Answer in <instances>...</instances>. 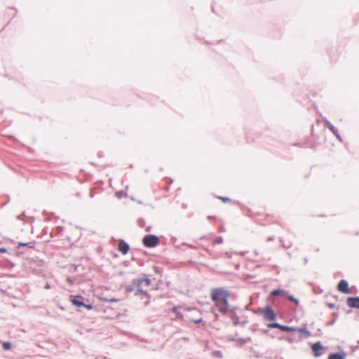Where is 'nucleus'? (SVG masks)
<instances>
[{
    "instance_id": "412c9836",
    "label": "nucleus",
    "mask_w": 359,
    "mask_h": 359,
    "mask_svg": "<svg viewBox=\"0 0 359 359\" xmlns=\"http://www.w3.org/2000/svg\"><path fill=\"white\" fill-rule=\"evenodd\" d=\"M44 287H45V289H50V286L49 284H46Z\"/></svg>"
},
{
    "instance_id": "1a4fd4ad",
    "label": "nucleus",
    "mask_w": 359,
    "mask_h": 359,
    "mask_svg": "<svg viewBox=\"0 0 359 359\" xmlns=\"http://www.w3.org/2000/svg\"><path fill=\"white\" fill-rule=\"evenodd\" d=\"M347 304L351 308L359 309V297H348Z\"/></svg>"
},
{
    "instance_id": "423d86ee",
    "label": "nucleus",
    "mask_w": 359,
    "mask_h": 359,
    "mask_svg": "<svg viewBox=\"0 0 359 359\" xmlns=\"http://www.w3.org/2000/svg\"><path fill=\"white\" fill-rule=\"evenodd\" d=\"M337 290L344 294H350L351 292L348 283L345 280H341L338 284Z\"/></svg>"
},
{
    "instance_id": "7ed1b4c3",
    "label": "nucleus",
    "mask_w": 359,
    "mask_h": 359,
    "mask_svg": "<svg viewBox=\"0 0 359 359\" xmlns=\"http://www.w3.org/2000/svg\"><path fill=\"white\" fill-rule=\"evenodd\" d=\"M136 286L140 292L145 293L147 288L150 285L151 281L149 278H144L137 280Z\"/></svg>"
},
{
    "instance_id": "5701e85b",
    "label": "nucleus",
    "mask_w": 359,
    "mask_h": 359,
    "mask_svg": "<svg viewBox=\"0 0 359 359\" xmlns=\"http://www.w3.org/2000/svg\"><path fill=\"white\" fill-rule=\"evenodd\" d=\"M20 245L25 246V245H26V244H20Z\"/></svg>"
},
{
    "instance_id": "9b49d317",
    "label": "nucleus",
    "mask_w": 359,
    "mask_h": 359,
    "mask_svg": "<svg viewBox=\"0 0 359 359\" xmlns=\"http://www.w3.org/2000/svg\"><path fill=\"white\" fill-rule=\"evenodd\" d=\"M345 355L341 353H332L330 354L328 357V359H344Z\"/></svg>"
},
{
    "instance_id": "20e7f679",
    "label": "nucleus",
    "mask_w": 359,
    "mask_h": 359,
    "mask_svg": "<svg viewBox=\"0 0 359 359\" xmlns=\"http://www.w3.org/2000/svg\"><path fill=\"white\" fill-rule=\"evenodd\" d=\"M264 318L269 321H273L276 320V316L273 310L271 307H266L260 311Z\"/></svg>"
},
{
    "instance_id": "0eeeda50",
    "label": "nucleus",
    "mask_w": 359,
    "mask_h": 359,
    "mask_svg": "<svg viewBox=\"0 0 359 359\" xmlns=\"http://www.w3.org/2000/svg\"><path fill=\"white\" fill-rule=\"evenodd\" d=\"M323 346L320 342H316L312 344L311 349L314 353V356L318 358L321 355L320 351L323 350Z\"/></svg>"
},
{
    "instance_id": "4468645a",
    "label": "nucleus",
    "mask_w": 359,
    "mask_h": 359,
    "mask_svg": "<svg viewBox=\"0 0 359 359\" xmlns=\"http://www.w3.org/2000/svg\"><path fill=\"white\" fill-rule=\"evenodd\" d=\"M100 301L102 302H118V299H107V298H103V297H100L99 298Z\"/></svg>"
},
{
    "instance_id": "f8f14e48",
    "label": "nucleus",
    "mask_w": 359,
    "mask_h": 359,
    "mask_svg": "<svg viewBox=\"0 0 359 359\" xmlns=\"http://www.w3.org/2000/svg\"><path fill=\"white\" fill-rule=\"evenodd\" d=\"M271 295H273V296L282 295V296H285V297L287 296L285 290H273L271 292Z\"/></svg>"
},
{
    "instance_id": "dca6fc26",
    "label": "nucleus",
    "mask_w": 359,
    "mask_h": 359,
    "mask_svg": "<svg viewBox=\"0 0 359 359\" xmlns=\"http://www.w3.org/2000/svg\"><path fill=\"white\" fill-rule=\"evenodd\" d=\"M3 348L5 350H9L11 348V344L9 342H4Z\"/></svg>"
},
{
    "instance_id": "4be33fe9",
    "label": "nucleus",
    "mask_w": 359,
    "mask_h": 359,
    "mask_svg": "<svg viewBox=\"0 0 359 359\" xmlns=\"http://www.w3.org/2000/svg\"><path fill=\"white\" fill-rule=\"evenodd\" d=\"M12 12L13 13V14L15 13V10H12Z\"/></svg>"
},
{
    "instance_id": "aec40b11",
    "label": "nucleus",
    "mask_w": 359,
    "mask_h": 359,
    "mask_svg": "<svg viewBox=\"0 0 359 359\" xmlns=\"http://www.w3.org/2000/svg\"><path fill=\"white\" fill-rule=\"evenodd\" d=\"M202 321V319L201 318H199L198 320H194V322L196 323H201Z\"/></svg>"
},
{
    "instance_id": "f03ea898",
    "label": "nucleus",
    "mask_w": 359,
    "mask_h": 359,
    "mask_svg": "<svg viewBox=\"0 0 359 359\" xmlns=\"http://www.w3.org/2000/svg\"><path fill=\"white\" fill-rule=\"evenodd\" d=\"M142 243L147 248H154L159 243V238L154 235H148L143 238Z\"/></svg>"
},
{
    "instance_id": "f257e3e1",
    "label": "nucleus",
    "mask_w": 359,
    "mask_h": 359,
    "mask_svg": "<svg viewBox=\"0 0 359 359\" xmlns=\"http://www.w3.org/2000/svg\"><path fill=\"white\" fill-rule=\"evenodd\" d=\"M229 296V292L224 288L218 287L211 290V299L222 313H226L228 311Z\"/></svg>"
},
{
    "instance_id": "6ab92c4d",
    "label": "nucleus",
    "mask_w": 359,
    "mask_h": 359,
    "mask_svg": "<svg viewBox=\"0 0 359 359\" xmlns=\"http://www.w3.org/2000/svg\"><path fill=\"white\" fill-rule=\"evenodd\" d=\"M7 252L6 249L4 248H0V253H6Z\"/></svg>"
},
{
    "instance_id": "6e6552de",
    "label": "nucleus",
    "mask_w": 359,
    "mask_h": 359,
    "mask_svg": "<svg viewBox=\"0 0 359 359\" xmlns=\"http://www.w3.org/2000/svg\"><path fill=\"white\" fill-rule=\"evenodd\" d=\"M129 249L130 247L127 243L123 241H120L118 248L119 252H121L123 255H126L128 252Z\"/></svg>"
},
{
    "instance_id": "ddd939ff",
    "label": "nucleus",
    "mask_w": 359,
    "mask_h": 359,
    "mask_svg": "<svg viewBox=\"0 0 359 359\" xmlns=\"http://www.w3.org/2000/svg\"><path fill=\"white\" fill-rule=\"evenodd\" d=\"M297 332L302 333L304 337H309L311 336V333L306 329H297Z\"/></svg>"
},
{
    "instance_id": "a211bd4d",
    "label": "nucleus",
    "mask_w": 359,
    "mask_h": 359,
    "mask_svg": "<svg viewBox=\"0 0 359 359\" xmlns=\"http://www.w3.org/2000/svg\"><path fill=\"white\" fill-rule=\"evenodd\" d=\"M82 306H84L85 308H86L88 310H91L93 309V306L90 304H84V305H83Z\"/></svg>"
},
{
    "instance_id": "9d476101",
    "label": "nucleus",
    "mask_w": 359,
    "mask_h": 359,
    "mask_svg": "<svg viewBox=\"0 0 359 359\" xmlns=\"http://www.w3.org/2000/svg\"><path fill=\"white\" fill-rule=\"evenodd\" d=\"M75 297H77L79 299H83V297H81L80 295L74 297V298L71 299V302L72 303V304H74V306H78V307H80V306H82L83 305H84V303L77 300L76 299H75Z\"/></svg>"
},
{
    "instance_id": "39448f33",
    "label": "nucleus",
    "mask_w": 359,
    "mask_h": 359,
    "mask_svg": "<svg viewBox=\"0 0 359 359\" xmlns=\"http://www.w3.org/2000/svg\"><path fill=\"white\" fill-rule=\"evenodd\" d=\"M268 327L269 328H278V329L280 330L281 331H284V332H297V329H296L294 327H288L286 325H282L278 323L269 324Z\"/></svg>"
},
{
    "instance_id": "f3484780",
    "label": "nucleus",
    "mask_w": 359,
    "mask_h": 359,
    "mask_svg": "<svg viewBox=\"0 0 359 359\" xmlns=\"http://www.w3.org/2000/svg\"><path fill=\"white\" fill-rule=\"evenodd\" d=\"M218 198L220 199L224 203H227V202H230L231 201V199L229 198H227V197L219 196V197H218Z\"/></svg>"
},
{
    "instance_id": "2eb2a0df",
    "label": "nucleus",
    "mask_w": 359,
    "mask_h": 359,
    "mask_svg": "<svg viewBox=\"0 0 359 359\" xmlns=\"http://www.w3.org/2000/svg\"><path fill=\"white\" fill-rule=\"evenodd\" d=\"M286 297L291 302H293L296 305L299 304V300L292 296L287 295Z\"/></svg>"
}]
</instances>
